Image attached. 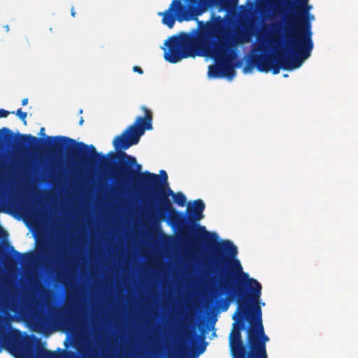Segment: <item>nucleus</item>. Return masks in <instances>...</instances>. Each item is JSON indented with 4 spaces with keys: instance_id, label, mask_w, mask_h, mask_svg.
Segmentation results:
<instances>
[{
    "instance_id": "obj_1",
    "label": "nucleus",
    "mask_w": 358,
    "mask_h": 358,
    "mask_svg": "<svg viewBox=\"0 0 358 358\" xmlns=\"http://www.w3.org/2000/svg\"><path fill=\"white\" fill-rule=\"evenodd\" d=\"M237 255V247L229 240H222L210 255L215 271L226 280L215 296H228L217 300L218 306L225 311L230 301L237 303L229 338L230 352L232 358H268L266 344L269 338L264 333L259 305L262 285L243 271Z\"/></svg>"
},
{
    "instance_id": "obj_27",
    "label": "nucleus",
    "mask_w": 358,
    "mask_h": 358,
    "mask_svg": "<svg viewBox=\"0 0 358 358\" xmlns=\"http://www.w3.org/2000/svg\"><path fill=\"white\" fill-rule=\"evenodd\" d=\"M83 122H84L83 117H81L80 119V121H79V125H80V126L83 125Z\"/></svg>"
},
{
    "instance_id": "obj_23",
    "label": "nucleus",
    "mask_w": 358,
    "mask_h": 358,
    "mask_svg": "<svg viewBox=\"0 0 358 358\" xmlns=\"http://www.w3.org/2000/svg\"><path fill=\"white\" fill-rule=\"evenodd\" d=\"M71 15H72L73 17H75V16H76V11H75V10H74V8H73V7H72V8H71Z\"/></svg>"
},
{
    "instance_id": "obj_30",
    "label": "nucleus",
    "mask_w": 358,
    "mask_h": 358,
    "mask_svg": "<svg viewBox=\"0 0 358 358\" xmlns=\"http://www.w3.org/2000/svg\"><path fill=\"white\" fill-rule=\"evenodd\" d=\"M4 28L6 29V31H9V27H8V25H6V26L4 27Z\"/></svg>"
},
{
    "instance_id": "obj_34",
    "label": "nucleus",
    "mask_w": 358,
    "mask_h": 358,
    "mask_svg": "<svg viewBox=\"0 0 358 358\" xmlns=\"http://www.w3.org/2000/svg\"><path fill=\"white\" fill-rule=\"evenodd\" d=\"M2 211L4 212V213H7L6 210H2Z\"/></svg>"
},
{
    "instance_id": "obj_31",
    "label": "nucleus",
    "mask_w": 358,
    "mask_h": 358,
    "mask_svg": "<svg viewBox=\"0 0 358 358\" xmlns=\"http://www.w3.org/2000/svg\"><path fill=\"white\" fill-rule=\"evenodd\" d=\"M3 322V317L0 316V323Z\"/></svg>"
},
{
    "instance_id": "obj_20",
    "label": "nucleus",
    "mask_w": 358,
    "mask_h": 358,
    "mask_svg": "<svg viewBox=\"0 0 358 358\" xmlns=\"http://www.w3.org/2000/svg\"><path fill=\"white\" fill-rule=\"evenodd\" d=\"M133 71L134 72L138 73L139 74H143V69L141 67L138 66H134L133 67Z\"/></svg>"
},
{
    "instance_id": "obj_7",
    "label": "nucleus",
    "mask_w": 358,
    "mask_h": 358,
    "mask_svg": "<svg viewBox=\"0 0 358 358\" xmlns=\"http://www.w3.org/2000/svg\"><path fill=\"white\" fill-rule=\"evenodd\" d=\"M14 311L28 317L33 329L42 334L46 333L51 327L61 322L62 319L67 322L72 321L69 315L63 316L60 311H57L48 317L45 313L34 308L29 299L23 300L20 306L15 307Z\"/></svg>"
},
{
    "instance_id": "obj_3",
    "label": "nucleus",
    "mask_w": 358,
    "mask_h": 358,
    "mask_svg": "<svg viewBox=\"0 0 358 358\" xmlns=\"http://www.w3.org/2000/svg\"><path fill=\"white\" fill-rule=\"evenodd\" d=\"M199 29H193L190 32H180L169 37L164 45V57L166 61L175 64L183 59L203 55L207 52L216 64L209 67L208 73L213 78H232L235 68L240 62L234 64L238 57L237 46L251 41L255 29L251 22L241 20L239 24L243 29H236L231 37H222L226 23L220 16H213L211 21L205 24L198 21Z\"/></svg>"
},
{
    "instance_id": "obj_19",
    "label": "nucleus",
    "mask_w": 358,
    "mask_h": 358,
    "mask_svg": "<svg viewBox=\"0 0 358 358\" xmlns=\"http://www.w3.org/2000/svg\"><path fill=\"white\" fill-rule=\"evenodd\" d=\"M9 114V111L5 109L0 108V118L6 117Z\"/></svg>"
},
{
    "instance_id": "obj_21",
    "label": "nucleus",
    "mask_w": 358,
    "mask_h": 358,
    "mask_svg": "<svg viewBox=\"0 0 358 358\" xmlns=\"http://www.w3.org/2000/svg\"><path fill=\"white\" fill-rule=\"evenodd\" d=\"M39 135L40 136H44L45 134V128L44 127H41L40 129V132H39Z\"/></svg>"
},
{
    "instance_id": "obj_12",
    "label": "nucleus",
    "mask_w": 358,
    "mask_h": 358,
    "mask_svg": "<svg viewBox=\"0 0 358 358\" xmlns=\"http://www.w3.org/2000/svg\"><path fill=\"white\" fill-rule=\"evenodd\" d=\"M178 334L176 332L174 334V341H175V345H174V352L176 355H182L185 350H186V347L183 345L182 341L180 340L178 341Z\"/></svg>"
},
{
    "instance_id": "obj_32",
    "label": "nucleus",
    "mask_w": 358,
    "mask_h": 358,
    "mask_svg": "<svg viewBox=\"0 0 358 358\" xmlns=\"http://www.w3.org/2000/svg\"><path fill=\"white\" fill-rule=\"evenodd\" d=\"M67 354L70 355L71 356L73 355V353L71 352H66Z\"/></svg>"
},
{
    "instance_id": "obj_28",
    "label": "nucleus",
    "mask_w": 358,
    "mask_h": 358,
    "mask_svg": "<svg viewBox=\"0 0 358 358\" xmlns=\"http://www.w3.org/2000/svg\"><path fill=\"white\" fill-rule=\"evenodd\" d=\"M182 329H183V324H180L178 325V330H179V331H182Z\"/></svg>"
},
{
    "instance_id": "obj_2",
    "label": "nucleus",
    "mask_w": 358,
    "mask_h": 358,
    "mask_svg": "<svg viewBox=\"0 0 358 358\" xmlns=\"http://www.w3.org/2000/svg\"><path fill=\"white\" fill-rule=\"evenodd\" d=\"M141 110L144 112V116L137 117L133 124L114 138L113 145L117 152H110L108 154L113 161L119 162L114 171L115 178L118 183L130 181L134 184L136 183L146 193L156 199L159 215L152 213V222H158L159 219L165 218L168 215L171 224L180 231L182 239L192 246L196 245L201 236H203L206 242L212 245L209 253L210 260L214 248L220 242L210 238L212 236L216 237V234L207 231L204 226L199 225L195 233L192 232L190 227L196 226V222L203 218L204 202L201 199H197L194 201L192 206L189 204L187 208V216L176 210L169 199V196L173 197L176 193L169 185L162 184L160 177L156 173L148 171L139 173L141 166L137 164L136 159L123 151L137 144L146 130L152 129V111L144 106L141 107Z\"/></svg>"
},
{
    "instance_id": "obj_11",
    "label": "nucleus",
    "mask_w": 358,
    "mask_h": 358,
    "mask_svg": "<svg viewBox=\"0 0 358 358\" xmlns=\"http://www.w3.org/2000/svg\"><path fill=\"white\" fill-rule=\"evenodd\" d=\"M19 138L18 145L22 148L29 147L30 149L36 147L39 142L43 141L42 138H38L31 134H18Z\"/></svg>"
},
{
    "instance_id": "obj_29",
    "label": "nucleus",
    "mask_w": 358,
    "mask_h": 358,
    "mask_svg": "<svg viewBox=\"0 0 358 358\" xmlns=\"http://www.w3.org/2000/svg\"><path fill=\"white\" fill-rule=\"evenodd\" d=\"M204 350H205V347H203V348H200V350H199V353H202V352H204Z\"/></svg>"
},
{
    "instance_id": "obj_4",
    "label": "nucleus",
    "mask_w": 358,
    "mask_h": 358,
    "mask_svg": "<svg viewBox=\"0 0 358 358\" xmlns=\"http://www.w3.org/2000/svg\"><path fill=\"white\" fill-rule=\"evenodd\" d=\"M269 42L275 50L274 55L253 54L244 66L245 73L251 71L254 67L260 72L267 73L271 71L275 75L280 73V69L292 71L299 68L304 60L310 56L313 50L290 38L288 42L285 39L286 47L289 52L278 49V48L281 45V41L276 30H274Z\"/></svg>"
},
{
    "instance_id": "obj_10",
    "label": "nucleus",
    "mask_w": 358,
    "mask_h": 358,
    "mask_svg": "<svg viewBox=\"0 0 358 358\" xmlns=\"http://www.w3.org/2000/svg\"><path fill=\"white\" fill-rule=\"evenodd\" d=\"M10 207H12L15 211L24 215L27 217L37 218L41 217V215L38 213V212L35 210H31V208L27 207L22 202L18 201H14L9 202L8 203Z\"/></svg>"
},
{
    "instance_id": "obj_6",
    "label": "nucleus",
    "mask_w": 358,
    "mask_h": 358,
    "mask_svg": "<svg viewBox=\"0 0 358 358\" xmlns=\"http://www.w3.org/2000/svg\"><path fill=\"white\" fill-rule=\"evenodd\" d=\"M48 141L55 140L57 143L55 148L62 150L66 148V156L75 162L89 164L99 163L100 166H108L109 159L105 155L99 153L92 145H87L83 142L67 136H57L55 137L47 136Z\"/></svg>"
},
{
    "instance_id": "obj_26",
    "label": "nucleus",
    "mask_w": 358,
    "mask_h": 358,
    "mask_svg": "<svg viewBox=\"0 0 358 358\" xmlns=\"http://www.w3.org/2000/svg\"><path fill=\"white\" fill-rule=\"evenodd\" d=\"M38 251L41 252L43 255H46V250L45 248L39 249Z\"/></svg>"
},
{
    "instance_id": "obj_14",
    "label": "nucleus",
    "mask_w": 358,
    "mask_h": 358,
    "mask_svg": "<svg viewBox=\"0 0 358 358\" xmlns=\"http://www.w3.org/2000/svg\"><path fill=\"white\" fill-rule=\"evenodd\" d=\"M13 254L15 256L19 257V260L22 264L27 263L31 262L34 259V254H22L16 250H13Z\"/></svg>"
},
{
    "instance_id": "obj_18",
    "label": "nucleus",
    "mask_w": 358,
    "mask_h": 358,
    "mask_svg": "<svg viewBox=\"0 0 358 358\" xmlns=\"http://www.w3.org/2000/svg\"><path fill=\"white\" fill-rule=\"evenodd\" d=\"M159 173H160V175H158V176L160 177L161 182L162 184L168 185V182H167L168 176H167L166 172L164 170H161Z\"/></svg>"
},
{
    "instance_id": "obj_17",
    "label": "nucleus",
    "mask_w": 358,
    "mask_h": 358,
    "mask_svg": "<svg viewBox=\"0 0 358 358\" xmlns=\"http://www.w3.org/2000/svg\"><path fill=\"white\" fill-rule=\"evenodd\" d=\"M41 355L43 358H57L55 352L46 350H43Z\"/></svg>"
},
{
    "instance_id": "obj_13",
    "label": "nucleus",
    "mask_w": 358,
    "mask_h": 358,
    "mask_svg": "<svg viewBox=\"0 0 358 358\" xmlns=\"http://www.w3.org/2000/svg\"><path fill=\"white\" fill-rule=\"evenodd\" d=\"M172 199L175 203L181 207H183L185 205L187 201L186 196L182 192L176 193L173 194Z\"/></svg>"
},
{
    "instance_id": "obj_16",
    "label": "nucleus",
    "mask_w": 358,
    "mask_h": 358,
    "mask_svg": "<svg viewBox=\"0 0 358 358\" xmlns=\"http://www.w3.org/2000/svg\"><path fill=\"white\" fill-rule=\"evenodd\" d=\"M11 113H13V114L15 113V115L22 120L23 124L24 125H27L26 118L27 116V113L22 111V108H19L17 110L16 112L13 111V112H11Z\"/></svg>"
},
{
    "instance_id": "obj_8",
    "label": "nucleus",
    "mask_w": 358,
    "mask_h": 358,
    "mask_svg": "<svg viewBox=\"0 0 358 358\" xmlns=\"http://www.w3.org/2000/svg\"><path fill=\"white\" fill-rule=\"evenodd\" d=\"M208 6L207 0H189L188 8L180 1L173 0L169 8L164 13H159V15H163V24L171 29L176 20L180 22L184 20L189 21L192 19V16L196 17L203 14Z\"/></svg>"
},
{
    "instance_id": "obj_33",
    "label": "nucleus",
    "mask_w": 358,
    "mask_h": 358,
    "mask_svg": "<svg viewBox=\"0 0 358 358\" xmlns=\"http://www.w3.org/2000/svg\"><path fill=\"white\" fill-rule=\"evenodd\" d=\"M79 113L81 114L83 113V110H80Z\"/></svg>"
},
{
    "instance_id": "obj_25",
    "label": "nucleus",
    "mask_w": 358,
    "mask_h": 358,
    "mask_svg": "<svg viewBox=\"0 0 358 358\" xmlns=\"http://www.w3.org/2000/svg\"><path fill=\"white\" fill-rule=\"evenodd\" d=\"M314 18H315L314 15L310 13V15L308 16V19H309L310 23H311V20H313Z\"/></svg>"
},
{
    "instance_id": "obj_5",
    "label": "nucleus",
    "mask_w": 358,
    "mask_h": 358,
    "mask_svg": "<svg viewBox=\"0 0 358 358\" xmlns=\"http://www.w3.org/2000/svg\"><path fill=\"white\" fill-rule=\"evenodd\" d=\"M309 0H286L285 38L288 42L290 38L301 45L313 49L311 23L308 19L312 6Z\"/></svg>"
},
{
    "instance_id": "obj_9",
    "label": "nucleus",
    "mask_w": 358,
    "mask_h": 358,
    "mask_svg": "<svg viewBox=\"0 0 358 358\" xmlns=\"http://www.w3.org/2000/svg\"><path fill=\"white\" fill-rule=\"evenodd\" d=\"M6 344L22 358H28L29 351L24 346V338L21 331L13 329L10 332L0 326V345Z\"/></svg>"
},
{
    "instance_id": "obj_24",
    "label": "nucleus",
    "mask_w": 358,
    "mask_h": 358,
    "mask_svg": "<svg viewBox=\"0 0 358 358\" xmlns=\"http://www.w3.org/2000/svg\"><path fill=\"white\" fill-rule=\"evenodd\" d=\"M257 50L262 51L263 50V45L262 43H259L257 47Z\"/></svg>"
},
{
    "instance_id": "obj_22",
    "label": "nucleus",
    "mask_w": 358,
    "mask_h": 358,
    "mask_svg": "<svg viewBox=\"0 0 358 358\" xmlns=\"http://www.w3.org/2000/svg\"><path fill=\"white\" fill-rule=\"evenodd\" d=\"M27 103H28V99L27 98L23 99L22 101V105L26 106Z\"/></svg>"
},
{
    "instance_id": "obj_15",
    "label": "nucleus",
    "mask_w": 358,
    "mask_h": 358,
    "mask_svg": "<svg viewBox=\"0 0 358 358\" xmlns=\"http://www.w3.org/2000/svg\"><path fill=\"white\" fill-rule=\"evenodd\" d=\"M13 140L15 138L13 132L7 127H3L0 129V141L3 138Z\"/></svg>"
}]
</instances>
